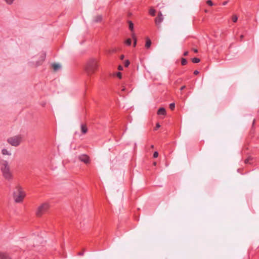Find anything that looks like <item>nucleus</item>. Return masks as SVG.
I'll use <instances>...</instances> for the list:
<instances>
[{"label":"nucleus","instance_id":"nucleus-1","mask_svg":"<svg viewBox=\"0 0 259 259\" xmlns=\"http://www.w3.org/2000/svg\"><path fill=\"white\" fill-rule=\"evenodd\" d=\"M0 169L4 178L7 181L10 182L13 179V175L11 171L8 161L4 160H0Z\"/></svg>","mask_w":259,"mask_h":259},{"label":"nucleus","instance_id":"nucleus-2","mask_svg":"<svg viewBox=\"0 0 259 259\" xmlns=\"http://www.w3.org/2000/svg\"><path fill=\"white\" fill-rule=\"evenodd\" d=\"M25 195V192L23 191L22 188L19 186H16L15 190L13 192V198L15 202L16 203L21 202Z\"/></svg>","mask_w":259,"mask_h":259},{"label":"nucleus","instance_id":"nucleus-3","mask_svg":"<svg viewBox=\"0 0 259 259\" xmlns=\"http://www.w3.org/2000/svg\"><path fill=\"white\" fill-rule=\"evenodd\" d=\"M98 67L97 61L93 59L89 61L86 67V71L89 75L93 73Z\"/></svg>","mask_w":259,"mask_h":259},{"label":"nucleus","instance_id":"nucleus-4","mask_svg":"<svg viewBox=\"0 0 259 259\" xmlns=\"http://www.w3.org/2000/svg\"><path fill=\"white\" fill-rule=\"evenodd\" d=\"M50 207V205L48 203L45 202L41 204L37 208L36 214L37 217H41L42 215L46 213Z\"/></svg>","mask_w":259,"mask_h":259},{"label":"nucleus","instance_id":"nucleus-5","mask_svg":"<svg viewBox=\"0 0 259 259\" xmlns=\"http://www.w3.org/2000/svg\"><path fill=\"white\" fill-rule=\"evenodd\" d=\"M22 137L20 135L10 137L7 139V142L12 146L17 147L19 146L21 141Z\"/></svg>","mask_w":259,"mask_h":259},{"label":"nucleus","instance_id":"nucleus-6","mask_svg":"<svg viewBox=\"0 0 259 259\" xmlns=\"http://www.w3.org/2000/svg\"><path fill=\"white\" fill-rule=\"evenodd\" d=\"M42 238L41 237H40L39 235H37V236H35L34 238L29 239L28 240H27V246H33L34 245L35 243L37 245L38 243L40 242L41 241Z\"/></svg>","mask_w":259,"mask_h":259},{"label":"nucleus","instance_id":"nucleus-7","mask_svg":"<svg viewBox=\"0 0 259 259\" xmlns=\"http://www.w3.org/2000/svg\"><path fill=\"white\" fill-rule=\"evenodd\" d=\"M78 159L82 162L87 164L89 163L90 161L89 157L85 154H82L78 157Z\"/></svg>","mask_w":259,"mask_h":259},{"label":"nucleus","instance_id":"nucleus-8","mask_svg":"<svg viewBox=\"0 0 259 259\" xmlns=\"http://www.w3.org/2000/svg\"><path fill=\"white\" fill-rule=\"evenodd\" d=\"M163 17L161 12H158V16L155 18V21L156 25H159L163 21Z\"/></svg>","mask_w":259,"mask_h":259},{"label":"nucleus","instance_id":"nucleus-9","mask_svg":"<svg viewBox=\"0 0 259 259\" xmlns=\"http://www.w3.org/2000/svg\"><path fill=\"white\" fill-rule=\"evenodd\" d=\"M81 131L83 134H85L88 132V128L85 124L81 123L80 125Z\"/></svg>","mask_w":259,"mask_h":259},{"label":"nucleus","instance_id":"nucleus-10","mask_svg":"<svg viewBox=\"0 0 259 259\" xmlns=\"http://www.w3.org/2000/svg\"><path fill=\"white\" fill-rule=\"evenodd\" d=\"M0 259H12L10 256L6 253H0Z\"/></svg>","mask_w":259,"mask_h":259},{"label":"nucleus","instance_id":"nucleus-11","mask_svg":"<svg viewBox=\"0 0 259 259\" xmlns=\"http://www.w3.org/2000/svg\"><path fill=\"white\" fill-rule=\"evenodd\" d=\"M166 114V111H165V109L163 108V107H161V108H160L158 110V111H157V114L158 115H164Z\"/></svg>","mask_w":259,"mask_h":259},{"label":"nucleus","instance_id":"nucleus-12","mask_svg":"<svg viewBox=\"0 0 259 259\" xmlns=\"http://www.w3.org/2000/svg\"><path fill=\"white\" fill-rule=\"evenodd\" d=\"M2 153L4 155H11L12 153L11 151H8L7 149L4 148L2 150Z\"/></svg>","mask_w":259,"mask_h":259},{"label":"nucleus","instance_id":"nucleus-13","mask_svg":"<svg viewBox=\"0 0 259 259\" xmlns=\"http://www.w3.org/2000/svg\"><path fill=\"white\" fill-rule=\"evenodd\" d=\"M102 17L101 15H97L96 16L94 20L95 22H100L102 21Z\"/></svg>","mask_w":259,"mask_h":259},{"label":"nucleus","instance_id":"nucleus-14","mask_svg":"<svg viewBox=\"0 0 259 259\" xmlns=\"http://www.w3.org/2000/svg\"><path fill=\"white\" fill-rule=\"evenodd\" d=\"M52 67L55 71H57L61 68V65L59 64L54 63L52 64Z\"/></svg>","mask_w":259,"mask_h":259},{"label":"nucleus","instance_id":"nucleus-15","mask_svg":"<svg viewBox=\"0 0 259 259\" xmlns=\"http://www.w3.org/2000/svg\"><path fill=\"white\" fill-rule=\"evenodd\" d=\"M151 45V41L150 39L149 38H147L146 40L145 47L147 48H149L150 47Z\"/></svg>","mask_w":259,"mask_h":259},{"label":"nucleus","instance_id":"nucleus-16","mask_svg":"<svg viewBox=\"0 0 259 259\" xmlns=\"http://www.w3.org/2000/svg\"><path fill=\"white\" fill-rule=\"evenodd\" d=\"M149 14L152 16L155 15V10L153 8H150L149 10Z\"/></svg>","mask_w":259,"mask_h":259},{"label":"nucleus","instance_id":"nucleus-17","mask_svg":"<svg viewBox=\"0 0 259 259\" xmlns=\"http://www.w3.org/2000/svg\"><path fill=\"white\" fill-rule=\"evenodd\" d=\"M128 23H129V29L131 31H133V29H134V24H133V23L132 21H129Z\"/></svg>","mask_w":259,"mask_h":259},{"label":"nucleus","instance_id":"nucleus-18","mask_svg":"<svg viewBox=\"0 0 259 259\" xmlns=\"http://www.w3.org/2000/svg\"><path fill=\"white\" fill-rule=\"evenodd\" d=\"M192 61L194 63H198L200 61V60L198 58H194Z\"/></svg>","mask_w":259,"mask_h":259},{"label":"nucleus","instance_id":"nucleus-19","mask_svg":"<svg viewBox=\"0 0 259 259\" xmlns=\"http://www.w3.org/2000/svg\"><path fill=\"white\" fill-rule=\"evenodd\" d=\"M125 43L127 46H130L132 44V40L130 38H128L125 40Z\"/></svg>","mask_w":259,"mask_h":259},{"label":"nucleus","instance_id":"nucleus-20","mask_svg":"<svg viewBox=\"0 0 259 259\" xmlns=\"http://www.w3.org/2000/svg\"><path fill=\"white\" fill-rule=\"evenodd\" d=\"M187 60H186V59H185V58H183V59H182L181 63H182V65H186V64H187Z\"/></svg>","mask_w":259,"mask_h":259},{"label":"nucleus","instance_id":"nucleus-21","mask_svg":"<svg viewBox=\"0 0 259 259\" xmlns=\"http://www.w3.org/2000/svg\"><path fill=\"white\" fill-rule=\"evenodd\" d=\"M175 108V104L174 103H170L169 105V108L171 110H174Z\"/></svg>","mask_w":259,"mask_h":259},{"label":"nucleus","instance_id":"nucleus-22","mask_svg":"<svg viewBox=\"0 0 259 259\" xmlns=\"http://www.w3.org/2000/svg\"><path fill=\"white\" fill-rule=\"evenodd\" d=\"M238 20V18L236 16H234L233 17H232V21L234 22H237Z\"/></svg>","mask_w":259,"mask_h":259},{"label":"nucleus","instance_id":"nucleus-23","mask_svg":"<svg viewBox=\"0 0 259 259\" xmlns=\"http://www.w3.org/2000/svg\"><path fill=\"white\" fill-rule=\"evenodd\" d=\"M129 65H130V61L128 60H126L124 63V66L127 67L129 66Z\"/></svg>","mask_w":259,"mask_h":259},{"label":"nucleus","instance_id":"nucleus-24","mask_svg":"<svg viewBox=\"0 0 259 259\" xmlns=\"http://www.w3.org/2000/svg\"><path fill=\"white\" fill-rule=\"evenodd\" d=\"M158 156V153L157 151H155L153 153V157L157 158Z\"/></svg>","mask_w":259,"mask_h":259},{"label":"nucleus","instance_id":"nucleus-25","mask_svg":"<svg viewBox=\"0 0 259 259\" xmlns=\"http://www.w3.org/2000/svg\"><path fill=\"white\" fill-rule=\"evenodd\" d=\"M6 1V2L8 4H11L13 3V1L14 0H5Z\"/></svg>","mask_w":259,"mask_h":259},{"label":"nucleus","instance_id":"nucleus-26","mask_svg":"<svg viewBox=\"0 0 259 259\" xmlns=\"http://www.w3.org/2000/svg\"><path fill=\"white\" fill-rule=\"evenodd\" d=\"M117 76L119 78L121 79V77H122V74H121V72H117Z\"/></svg>","mask_w":259,"mask_h":259},{"label":"nucleus","instance_id":"nucleus-27","mask_svg":"<svg viewBox=\"0 0 259 259\" xmlns=\"http://www.w3.org/2000/svg\"><path fill=\"white\" fill-rule=\"evenodd\" d=\"M207 4L209 5V6H212L213 5V3L210 0H208L207 1Z\"/></svg>","mask_w":259,"mask_h":259},{"label":"nucleus","instance_id":"nucleus-28","mask_svg":"<svg viewBox=\"0 0 259 259\" xmlns=\"http://www.w3.org/2000/svg\"><path fill=\"white\" fill-rule=\"evenodd\" d=\"M46 57V54H43L42 56H41V61H44Z\"/></svg>","mask_w":259,"mask_h":259},{"label":"nucleus","instance_id":"nucleus-29","mask_svg":"<svg viewBox=\"0 0 259 259\" xmlns=\"http://www.w3.org/2000/svg\"><path fill=\"white\" fill-rule=\"evenodd\" d=\"M133 37L134 39V47H136V44H137V39H136V38H135V37H134V36H133Z\"/></svg>","mask_w":259,"mask_h":259},{"label":"nucleus","instance_id":"nucleus-30","mask_svg":"<svg viewBox=\"0 0 259 259\" xmlns=\"http://www.w3.org/2000/svg\"><path fill=\"white\" fill-rule=\"evenodd\" d=\"M160 126L159 123H157L156 124V127H155V130H156L157 129H158L159 127Z\"/></svg>","mask_w":259,"mask_h":259},{"label":"nucleus","instance_id":"nucleus-31","mask_svg":"<svg viewBox=\"0 0 259 259\" xmlns=\"http://www.w3.org/2000/svg\"><path fill=\"white\" fill-rule=\"evenodd\" d=\"M250 158H247L245 160V163H248L249 162Z\"/></svg>","mask_w":259,"mask_h":259},{"label":"nucleus","instance_id":"nucleus-32","mask_svg":"<svg viewBox=\"0 0 259 259\" xmlns=\"http://www.w3.org/2000/svg\"><path fill=\"white\" fill-rule=\"evenodd\" d=\"M199 73V71L198 70H195L194 72V74L195 75H197Z\"/></svg>","mask_w":259,"mask_h":259},{"label":"nucleus","instance_id":"nucleus-33","mask_svg":"<svg viewBox=\"0 0 259 259\" xmlns=\"http://www.w3.org/2000/svg\"><path fill=\"white\" fill-rule=\"evenodd\" d=\"M122 69H123V67H122V66L119 65V66H118V69H119V70H122Z\"/></svg>","mask_w":259,"mask_h":259},{"label":"nucleus","instance_id":"nucleus-34","mask_svg":"<svg viewBox=\"0 0 259 259\" xmlns=\"http://www.w3.org/2000/svg\"><path fill=\"white\" fill-rule=\"evenodd\" d=\"M185 88H186V86H185V85H183V86H182V87L181 88V89H180L181 91L183 90L184 89H185Z\"/></svg>","mask_w":259,"mask_h":259},{"label":"nucleus","instance_id":"nucleus-35","mask_svg":"<svg viewBox=\"0 0 259 259\" xmlns=\"http://www.w3.org/2000/svg\"><path fill=\"white\" fill-rule=\"evenodd\" d=\"M188 51H186V52H185L184 53V56H187V55H188Z\"/></svg>","mask_w":259,"mask_h":259},{"label":"nucleus","instance_id":"nucleus-36","mask_svg":"<svg viewBox=\"0 0 259 259\" xmlns=\"http://www.w3.org/2000/svg\"><path fill=\"white\" fill-rule=\"evenodd\" d=\"M227 3H228L227 2H223V6H225V5H227Z\"/></svg>","mask_w":259,"mask_h":259},{"label":"nucleus","instance_id":"nucleus-37","mask_svg":"<svg viewBox=\"0 0 259 259\" xmlns=\"http://www.w3.org/2000/svg\"><path fill=\"white\" fill-rule=\"evenodd\" d=\"M78 254L79 255H82L83 254V252H79V253H78Z\"/></svg>","mask_w":259,"mask_h":259},{"label":"nucleus","instance_id":"nucleus-38","mask_svg":"<svg viewBox=\"0 0 259 259\" xmlns=\"http://www.w3.org/2000/svg\"><path fill=\"white\" fill-rule=\"evenodd\" d=\"M193 51H194V52H195V53H197V52H198L197 50V49H193Z\"/></svg>","mask_w":259,"mask_h":259},{"label":"nucleus","instance_id":"nucleus-39","mask_svg":"<svg viewBox=\"0 0 259 259\" xmlns=\"http://www.w3.org/2000/svg\"><path fill=\"white\" fill-rule=\"evenodd\" d=\"M123 58H124V56L123 55H121V57H120V59L121 60H122V59H123Z\"/></svg>","mask_w":259,"mask_h":259},{"label":"nucleus","instance_id":"nucleus-40","mask_svg":"<svg viewBox=\"0 0 259 259\" xmlns=\"http://www.w3.org/2000/svg\"><path fill=\"white\" fill-rule=\"evenodd\" d=\"M243 37V36L242 35H241L240 36L241 39H242Z\"/></svg>","mask_w":259,"mask_h":259},{"label":"nucleus","instance_id":"nucleus-41","mask_svg":"<svg viewBox=\"0 0 259 259\" xmlns=\"http://www.w3.org/2000/svg\"><path fill=\"white\" fill-rule=\"evenodd\" d=\"M125 88L124 87H123L122 90V91H124V90H125Z\"/></svg>","mask_w":259,"mask_h":259},{"label":"nucleus","instance_id":"nucleus-42","mask_svg":"<svg viewBox=\"0 0 259 259\" xmlns=\"http://www.w3.org/2000/svg\"><path fill=\"white\" fill-rule=\"evenodd\" d=\"M154 164L155 165L156 164V163L155 162H154Z\"/></svg>","mask_w":259,"mask_h":259},{"label":"nucleus","instance_id":"nucleus-43","mask_svg":"<svg viewBox=\"0 0 259 259\" xmlns=\"http://www.w3.org/2000/svg\"><path fill=\"white\" fill-rule=\"evenodd\" d=\"M151 148H153V145H151Z\"/></svg>","mask_w":259,"mask_h":259}]
</instances>
